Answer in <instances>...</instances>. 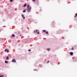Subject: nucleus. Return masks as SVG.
<instances>
[{
  "label": "nucleus",
  "instance_id": "1",
  "mask_svg": "<svg viewBox=\"0 0 77 77\" xmlns=\"http://www.w3.org/2000/svg\"><path fill=\"white\" fill-rule=\"evenodd\" d=\"M31 9H32V7H30L29 8L27 9V11L29 12H30L31 11Z\"/></svg>",
  "mask_w": 77,
  "mask_h": 77
},
{
  "label": "nucleus",
  "instance_id": "2",
  "mask_svg": "<svg viewBox=\"0 0 77 77\" xmlns=\"http://www.w3.org/2000/svg\"><path fill=\"white\" fill-rule=\"evenodd\" d=\"M12 62H16V61L14 59H13V60H12Z\"/></svg>",
  "mask_w": 77,
  "mask_h": 77
},
{
  "label": "nucleus",
  "instance_id": "3",
  "mask_svg": "<svg viewBox=\"0 0 77 77\" xmlns=\"http://www.w3.org/2000/svg\"><path fill=\"white\" fill-rule=\"evenodd\" d=\"M6 51H7V53H8V52L9 51V50H8V49H6V50H5V52H6Z\"/></svg>",
  "mask_w": 77,
  "mask_h": 77
},
{
  "label": "nucleus",
  "instance_id": "4",
  "mask_svg": "<svg viewBox=\"0 0 77 77\" xmlns=\"http://www.w3.org/2000/svg\"><path fill=\"white\" fill-rule=\"evenodd\" d=\"M27 9H29L30 8V7L29 6V5H27Z\"/></svg>",
  "mask_w": 77,
  "mask_h": 77
},
{
  "label": "nucleus",
  "instance_id": "5",
  "mask_svg": "<svg viewBox=\"0 0 77 77\" xmlns=\"http://www.w3.org/2000/svg\"><path fill=\"white\" fill-rule=\"evenodd\" d=\"M70 54L71 55H72L73 54V53L72 52H71L70 53Z\"/></svg>",
  "mask_w": 77,
  "mask_h": 77
},
{
  "label": "nucleus",
  "instance_id": "6",
  "mask_svg": "<svg viewBox=\"0 0 77 77\" xmlns=\"http://www.w3.org/2000/svg\"><path fill=\"white\" fill-rule=\"evenodd\" d=\"M5 63H8V61H5Z\"/></svg>",
  "mask_w": 77,
  "mask_h": 77
},
{
  "label": "nucleus",
  "instance_id": "7",
  "mask_svg": "<svg viewBox=\"0 0 77 77\" xmlns=\"http://www.w3.org/2000/svg\"><path fill=\"white\" fill-rule=\"evenodd\" d=\"M6 59V60H9V57H7Z\"/></svg>",
  "mask_w": 77,
  "mask_h": 77
},
{
  "label": "nucleus",
  "instance_id": "8",
  "mask_svg": "<svg viewBox=\"0 0 77 77\" xmlns=\"http://www.w3.org/2000/svg\"><path fill=\"white\" fill-rule=\"evenodd\" d=\"M12 36H13V37H15V35L14 34H12Z\"/></svg>",
  "mask_w": 77,
  "mask_h": 77
},
{
  "label": "nucleus",
  "instance_id": "9",
  "mask_svg": "<svg viewBox=\"0 0 77 77\" xmlns=\"http://www.w3.org/2000/svg\"><path fill=\"white\" fill-rule=\"evenodd\" d=\"M48 51H50V48H48L47 49Z\"/></svg>",
  "mask_w": 77,
  "mask_h": 77
},
{
  "label": "nucleus",
  "instance_id": "10",
  "mask_svg": "<svg viewBox=\"0 0 77 77\" xmlns=\"http://www.w3.org/2000/svg\"><path fill=\"white\" fill-rule=\"evenodd\" d=\"M26 4H25L23 6V7H26Z\"/></svg>",
  "mask_w": 77,
  "mask_h": 77
},
{
  "label": "nucleus",
  "instance_id": "11",
  "mask_svg": "<svg viewBox=\"0 0 77 77\" xmlns=\"http://www.w3.org/2000/svg\"><path fill=\"white\" fill-rule=\"evenodd\" d=\"M43 32H46V31H45V30H43Z\"/></svg>",
  "mask_w": 77,
  "mask_h": 77
},
{
  "label": "nucleus",
  "instance_id": "12",
  "mask_svg": "<svg viewBox=\"0 0 77 77\" xmlns=\"http://www.w3.org/2000/svg\"><path fill=\"white\" fill-rule=\"evenodd\" d=\"M23 12H26V10H24L23 11Z\"/></svg>",
  "mask_w": 77,
  "mask_h": 77
},
{
  "label": "nucleus",
  "instance_id": "13",
  "mask_svg": "<svg viewBox=\"0 0 77 77\" xmlns=\"http://www.w3.org/2000/svg\"><path fill=\"white\" fill-rule=\"evenodd\" d=\"M21 16H22V17H24V15H23V14H22V15H21Z\"/></svg>",
  "mask_w": 77,
  "mask_h": 77
},
{
  "label": "nucleus",
  "instance_id": "14",
  "mask_svg": "<svg viewBox=\"0 0 77 77\" xmlns=\"http://www.w3.org/2000/svg\"><path fill=\"white\" fill-rule=\"evenodd\" d=\"M72 50H74V48L72 47Z\"/></svg>",
  "mask_w": 77,
  "mask_h": 77
},
{
  "label": "nucleus",
  "instance_id": "15",
  "mask_svg": "<svg viewBox=\"0 0 77 77\" xmlns=\"http://www.w3.org/2000/svg\"><path fill=\"white\" fill-rule=\"evenodd\" d=\"M32 1L34 2H35V0H32Z\"/></svg>",
  "mask_w": 77,
  "mask_h": 77
},
{
  "label": "nucleus",
  "instance_id": "16",
  "mask_svg": "<svg viewBox=\"0 0 77 77\" xmlns=\"http://www.w3.org/2000/svg\"><path fill=\"white\" fill-rule=\"evenodd\" d=\"M46 34H48V32L47 31L46 32Z\"/></svg>",
  "mask_w": 77,
  "mask_h": 77
},
{
  "label": "nucleus",
  "instance_id": "17",
  "mask_svg": "<svg viewBox=\"0 0 77 77\" xmlns=\"http://www.w3.org/2000/svg\"><path fill=\"white\" fill-rule=\"evenodd\" d=\"M28 51H31V50H30V49H29V50H28Z\"/></svg>",
  "mask_w": 77,
  "mask_h": 77
},
{
  "label": "nucleus",
  "instance_id": "18",
  "mask_svg": "<svg viewBox=\"0 0 77 77\" xmlns=\"http://www.w3.org/2000/svg\"><path fill=\"white\" fill-rule=\"evenodd\" d=\"M10 1L11 2H12L13 1V0H10Z\"/></svg>",
  "mask_w": 77,
  "mask_h": 77
},
{
  "label": "nucleus",
  "instance_id": "19",
  "mask_svg": "<svg viewBox=\"0 0 77 77\" xmlns=\"http://www.w3.org/2000/svg\"><path fill=\"white\" fill-rule=\"evenodd\" d=\"M36 33H38V34H39V32H37Z\"/></svg>",
  "mask_w": 77,
  "mask_h": 77
},
{
  "label": "nucleus",
  "instance_id": "20",
  "mask_svg": "<svg viewBox=\"0 0 77 77\" xmlns=\"http://www.w3.org/2000/svg\"><path fill=\"white\" fill-rule=\"evenodd\" d=\"M3 77V75H2V76H0V77Z\"/></svg>",
  "mask_w": 77,
  "mask_h": 77
},
{
  "label": "nucleus",
  "instance_id": "21",
  "mask_svg": "<svg viewBox=\"0 0 77 77\" xmlns=\"http://www.w3.org/2000/svg\"><path fill=\"white\" fill-rule=\"evenodd\" d=\"M49 62H50V61H48L47 62V63H49Z\"/></svg>",
  "mask_w": 77,
  "mask_h": 77
},
{
  "label": "nucleus",
  "instance_id": "22",
  "mask_svg": "<svg viewBox=\"0 0 77 77\" xmlns=\"http://www.w3.org/2000/svg\"><path fill=\"white\" fill-rule=\"evenodd\" d=\"M75 15L76 16H77V13H76V14H75Z\"/></svg>",
  "mask_w": 77,
  "mask_h": 77
},
{
  "label": "nucleus",
  "instance_id": "23",
  "mask_svg": "<svg viewBox=\"0 0 77 77\" xmlns=\"http://www.w3.org/2000/svg\"><path fill=\"white\" fill-rule=\"evenodd\" d=\"M72 59H75V58L74 57H73L72 58Z\"/></svg>",
  "mask_w": 77,
  "mask_h": 77
},
{
  "label": "nucleus",
  "instance_id": "24",
  "mask_svg": "<svg viewBox=\"0 0 77 77\" xmlns=\"http://www.w3.org/2000/svg\"><path fill=\"white\" fill-rule=\"evenodd\" d=\"M23 19H25V17H23Z\"/></svg>",
  "mask_w": 77,
  "mask_h": 77
},
{
  "label": "nucleus",
  "instance_id": "25",
  "mask_svg": "<svg viewBox=\"0 0 77 77\" xmlns=\"http://www.w3.org/2000/svg\"><path fill=\"white\" fill-rule=\"evenodd\" d=\"M76 17V16L75 15V16H74V17Z\"/></svg>",
  "mask_w": 77,
  "mask_h": 77
},
{
  "label": "nucleus",
  "instance_id": "26",
  "mask_svg": "<svg viewBox=\"0 0 77 77\" xmlns=\"http://www.w3.org/2000/svg\"><path fill=\"white\" fill-rule=\"evenodd\" d=\"M36 32H38V30H36Z\"/></svg>",
  "mask_w": 77,
  "mask_h": 77
},
{
  "label": "nucleus",
  "instance_id": "27",
  "mask_svg": "<svg viewBox=\"0 0 77 77\" xmlns=\"http://www.w3.org/2000/svg\"><path fill=\"white\" fill-rule=\"evenodd\" d=\"M34 32H36V31L35 30L34 31Z\"/></svg>",
  "mask_w": 77,
  "mask_h": 77
},
{
  "label": "nucleus",
  "instance_id": "28",
  "mask_svg": "<svg viewBox=\"0 0 77 77\" xmlns=\"http://www.w3.org/2000/svg\"><path fill=\"white\" fill-rule=\"evenodd\" d=\"M11 38H12V37H11Z\"/></svg>",
  "mask_w": 77,
  "mask_h": 77
},
{
  "label": "nucleus",
  "instance_id": "29",
  "mask_svg": "<svg viewBox=\"0 0 77 77\" xmlns=\"http://www.w3.org/2000/svg\"><path fill=\"white\" fill-rule=\"evenodd\" d=\"M34 71H36V70H34Z\"/></svg>",
  "mask_w": 77,
  "mask_h": 77
},
{
  "label": "nucleus",
  "instance_id": "30",
  "mask_svg": "<svg viewBox=\"0 0 77 77\" xmlns=\"http://www.w3.org/2000/svg\"><path fill=\"white\" fill-rule=\"evenodd\" d=\"M0 32H1V30H0Z\"/></svg>",
  "mask_w": 77,
  "mask_h": 77
},
{
  "label": "nucleus",
  "instance_id": "31",
  "mask_svg": "<svg viewBox=\"0 0 77 77\" xmlns=\"http://www.w3.org/2000/svg\"><path fill=\"white\" fill-rule=\"evenodd\" d=\"M36 71H38V70H36Z\"/></svg>",
  "mask_w": 77,
  "mask_h": 77
}]
</instances>
